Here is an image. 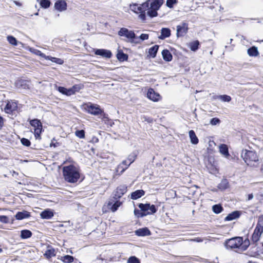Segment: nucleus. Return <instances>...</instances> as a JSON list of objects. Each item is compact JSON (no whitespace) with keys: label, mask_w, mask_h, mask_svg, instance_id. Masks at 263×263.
Returning a JSON list of instances; mask_svg holds the SVG:
<instances>
[{"label":"nucleus","mask_w":263,"mask_h":263,"mask_svg":"<svg viewBox=\"0 0 263 263\" xmlns=\"http://www.w3.org/2000/svg\"><path fill=\"white\" fill-rule=\"evenodd\" d=\"M56 88L57 90L62 95H65L66 96H70L72 95L70 87L66 88L64 86H56Z\"/></svg>","instance_id":"nucleus-30"},{"label":"nucleus","mask_w":263,"mask_h":263,"mask_svg":"<svg viewBox=\"0 0 263 263\" xmlns=\"http://www.w3.org/2000/svg\"><path fill=\"white\" fill-rule=\"evenodd\" d=\"M116 58L120 62H123L128 61V55L124 53L121 49L118 48L117 51Z\"/></svg>","instance_id":"nucleus-21"},{"label":"nucleus","mask_w":263,"mask_h":263,"mask_svg":"<svg viewBox=\"0 0 263 263\" xmlns=\"http://www.w3.org/2000/svg\"><path fill=\"white\" fill-rule=\"evenodd\" d=\"M44 131V130H34L33 132V134L35 139L36 140H41V134Z\"/></svg>","instance_id":"nucleus-54"},{"label":"nucleus","mask_w":263,"mask_h":263,"mask_svg":"<svg viewBox=\"0 0 263 263\" xmlns=\"http://www.w3.org/2000/svg\"><path fill=\"white\" fill-rule=\"evenodd\" d=\"M149 38V34L146 33H142L139 36L137 35V39L136 41L137 43H135V44H140L144 41L148 40Z\"/></svg>","instance_id":"nucleus-40"},{"label":"nucleus","mask_w":263,"mask_h":263,"mask_svg":"<svg viewBox=\"0 0 263 263\" xmlns=\"http://www.w3.org/2000/svg\"><path fill=\"white\" fill-rule=\"evenodd\" d=\"M29 51L31 52L34 53V54L39 55V56L45 59V60H47L48 55H46L45 53L42 52L41 50L31 47V48H30Z\"/></svg>","instance_id":"nucleus-41"},{"label":"nucleus","mask_w":263,"mask_h":263,"mask_svg":"<svg viewBox=\"0 0 263 263\" xmlns=\"http://www.w3.org/2000/svg\"><path fill=\"white\" fill-rule=\"evenodd\" d=\"M62 174L64 180L70 183H77L80 179L82 182L85 179L80 167L72 163L63 166Z\"/></svg>","instance_id":"nucleus-2"},{"label":"nucleus","mask_w":263,"mask_h":263,"mask_svg":"<svg viewBox=\"0 0 263 263\" xmlns=\"http://www.w3.org/2000/svg\"><path fill=\"white\" fill-rule=\"evenodd\" d=\"M82 107L85 112L93 116L100 115L101 117L105 112L99 105L91 102L84 103Z\"/></svg>","instance_id":"nucleus-4"},{"label":"nucleus","mask_w":263,"mask_h":263,"mask_svg":"<svg viewBox=\"0 0 263 263\" xmlns=\"http://www.w3.org/2000/svg\"><path fill=\"white\" fill-rule=\"evenodd\" d=\"M44 255L45 258L48 259L51 258L52 257L55 256V249L51 246H49Z\"/></svg>","instance_id":"nucleus-31"},{"label":"nucleus","mask_w":263,"mask_h":263,"mask_svg":"<svg viewBox=\"0 0 263 263\" xmlns=\"http://www.w3.org/2000/svg\"><path fill=\"white\" fill-rule=\"evenodd\" d=\"M242 242L241 244V250L242 251L247 250L249 246L250 245V241L249 239L248 236L244 240L243 237H242Z\"/></svg>","instance_id":"nucleus-42"},{"label":"nucleus","mask_w":263,"mask_h":263,"mask_svg":"<svg viewBox=\"0 0 263 263\" xmlns=\"http://www.w3.org/2000/svg\"><path fill=\"white\" fill-rule=\"evenodd\" d=\"M14 216L16 220H22L30 217L31 213L26 210H23L18 211Z\"/></svg>","instance_id":"nucleus-20"},{"label":"nucleus","mask_w":263,"mask_h":263,"mask_svg":"<svg viewBox=\"0 0 263 263\" xmlns=\"http://www.w3.org/2000/svg\"><path fill=\"white\" fill-rule=\"evenodd\" d=\"M171 51L173 53V54L176 55H177L179 53V52L177 49H176L175 48H173V47L171 48Z\"/></svg>","instance_id":"nucleus-62"},{"label":"nucleus","mask_w":263,"mask_h":263,"mask_svg":"<svg viewBox=\"0 0 263 263\" xmlns=\"http://www.w3.org/2000/svg\"><path fill=\"white\" fill-rule=\"evenodd\" d=\"M255 229L263 231V215L258 216V221Z\"/></svg>","instance_id":"nucleus-44"},{"label":"nucleus","mask_w":263,"mask_h":263,"mask_svg":"<svg viewBox=\"0 0 263 263\" xmlns=\"http://www.w3.org/2000/svg\"><path fill=\"white\" fill-rule=\"evenodd\" d=\"M261 249L259 247H257L256 251L254 252L252 254H251L250 256L255 258H258L260 256Z\"/></svg>","instance_id":"nucleus-57"},{"label":"nucleus","mask_w":263,"mask_h":263,"mask_svg":"<svg viewBox=\"0 0 263 263\" xmlns=\"http://www.w3.org/2000/svg\"><path fill=\"white\" fill-rule=\"evenodd\" d=\"M247 53L252 57H257L259 54L258 48L255 46H252L249 48L247 50Z\"/></svg>","instance_id":"nucleus-32"},{"label":"nucleus","mask_w":263,"mask_h":263,"mask_svg":"<svg viewBox=\"0 0 263 263\" xmlns=\"http://www.w3.org/2000/svg\"><path fill=\"white\" fill-rule=\"evenodd\" d=\"M189 135L191 143L194 145L197 144L199 142V139L197 137L195 132L193 130H190L189 132Z\"/></svg>","instance_id":"nucleus-34"},{"label":"nucleus","mask_w":263,"mask_h":263,"mask_svg":"<svg viewBox=\"0 0 263 263\" xmlns=\"http://www.w3.org/2000/svg\"><path fill=\"white\" fill-rule=\"evenodd\" d=\"M219 99L224 102H229L231 101V97L227 95H219Z\"/></svg>","instance_id":"nucleus-50"},{"label":"nucleus","mask_w":263,"mask_h":263,"mask_svg":"<svg viewBox=\"0 0 263 263\" xmlns=\"http://www.w3.org/2000/svg\"><path fill=\"white\" fill-rule=\"evenodd\" d=\"M145 194V192L143 190H137L131 193L130 198L133 200H137L143 196Z\"/></svg>","instance_id":"nucleus-27"},{"label":"nucleus","mask_w":263,"mask_h":263,"mask_svg":"<svg viewBox=\"0 0 263 263\" xmlns=\"http://www.w3.org/2000/svg\"><path fill=\"white\" fill-rule=\"evenodd\" d=\"M32 235V232L27 229L22 230L21 231L20 237L22 239H26L30 238Z\"/></svg>","instance_id":"nucleus-35"},{"label":"nucleus","mask_w":263,"mask_h":263,"mask_svg":"<svg viewBox=\"0 0 263 263\" xmlns=\"http://www.w3.org/2000/svg\"><path fill=\"white\" fill-rule=\"evenodd\" d=\"M28 121L30 125L34 128V130H44L43 124L41 120L37 118H34L32 119H29Z\"/></svg>","instance_id":"nucleus-15"},{"label":"nucleus","mask_w":263,"mask_h":263,"mask_svg":"<svg viewBox=\"0 0 263 263\" xmlns=\"http://www.w3.org/2000/svg\"><path fill=\"white\" fill-rule=\"evenodd\" d=\"M171 35V30L169 28L163 27L161 29V34L158 36L159 39L163 40Z\"/></svg>","instance_id":"nucleus-24"},{"label":"nucleus","mask_w":263,"mask_h":263,"mask_svg":"<svg viewBox=\"0 0 263 263\" xmlns=\"http://www.w3.org/2000/svg\"><path fill=\"white\" fill-rule=\"evenodd\" d=\"M47 60H49L52 62L55 63L59 65H62L64 62L63 59L56 57H53L51 55H48Z\"/></svg>","instance_id":"nucleus-43"},{"label":"nucleus","mask_w":263,"mask_h":263,"mask_svg":"<svg viewBox=\"0 0 263 263\" xmlns=\"http://www.w3.org/2000/svg\"><path fill=\"white\" fill-rule=\"evenodd\" d=\"M84 87V85L82 83L73 85L70 87L72 95H74L76 92H79L80 90L83 89Z\"/></svg>","instance_id":"nucleus-36"},{"label":"nucleus","mask_w":263,"mask_h":263,"mask_svg":"<svg viewBox=\"0 0 263 263\" xmlns=\"http://www.w3.org/2000/svg\"><path fill=\"white\" fill-rule=\"evenodd\" d=\"M40 5L43 9H48L51 5L50 0H40Z\"/></svg>","instance_id":"nucleus-45"},{"label":"nucleus","mask_w":263,"mask_h":263,"mask_svg":"<svg viewBox=\"0 0 263 263\" xmlns=\"http://www.w3.org/2000/svg\"><path fill=\"white\" fill-rule=\"evenodd\" d=\"M121 165H123V166H127V169L128 168V167L130 166V164H129V162L127 163V160H123L122 161L121 163H120Z\"/></svg>","instance_id":"nucleus-60"},{"label":"nucleus","mask_w":263,"mask_h":263,"mask_svg":"<svg viewBox=\"0 0 263 263\" xmlns=\"http://www.w3.org/2000/svg\"><path fill=\"white\" fill-rule=\"evenodd\" d=\"M141 118L144 121L147 122L149 124L153 123L154 122V119L152 117L145 115H143Z\"/></svg>","instance_id":"nucleus-56"},{"label":"nucleus","mask_w":263,"mask_h":263,"mask_svg":"<svg viewBox=\"0 0 263 263\" xmlns=\"http://www.w3.org/2000/svg\"><path fill=\"white\" fill-rule=\"evenodd\" d=\"M127 186L125 185H120L113 192L112 196L117 199L120 200L121 198L127 192Z\"/></svg>","instance_id":"nucleus-12"},{"label":"nucleus","mask_w":263,"mask_h":263,"mask_svg":"<svg viewBox=\"0 0 263 263\" xmlns=\"http://www.w3.org/2000/svg\"><path fill=\"white\" fill-rule=\"evenodd\" d=\"M75 135L80 139H83L85 137V132L83 129H78L75 132Z\"/></svg>","instance_id":"nucleus-49"},{"label":"nucleus","mask_w":263,"mask_h":263,"mask_svg":"<svg viewBox=\"0 0 263 263\" xmlns=\"http://www.w3.org/2000/svg\"><path fill=\"white\" fill-rule=\"evenodd\" d=\"M0 222L4 223H8L9 222V217L6 215H0Z\"/></svg>","instance_id":"nucleus-58"},{"label":"nucleus","mask_w":263,"mask_h":263,"mask_svg":"<svg viewBox=\"0 0 263 263\" xmlns=\"http://www.w3.org/2000/svg\"><path fill=\"white\" fill-rule=\"evenodd\" d=\"M54 8L59 12H62L67 8V4L65 0H57L54 3Z\"/></svg>","instance_id":"nucleus-16"},{"label":"nucleus","mask_w":263,"mask_h":263,"mask_svg":"<svg viewBox=\"0 0 263 263\" xmlns=\"http://www.w3.org/2000/svg\"><path fill=\"white\" fill-rule=\"evenodd\" d=\"M127 263H141V260L136 256L133 255L127 259Z\"/></svg>","instance_id":"nucleus-48"},{"label":"nucleus","mask_w":263,"mask_h":263,"mask_svg":"<svg viewBox=\"0 0 263 263\" xmlns=\"http://www.w3.org/2000/svg\"><path fill=\"white\" fill-rule=\"evenodd\" d=\"M146 97L148 99L153 101V102H158L161 98L160 95L158 92L155 91L152 88L148 89L146 93Z\"/></svg>","instance_id":"nucleus-14"},{"label":"nucleus","mask_w":263,"mask_h":263,"mask_svg":"<svg viewBox=\"0 0 263 263\" xmlns=\"http://www.w3.org/2000/svg\"><path fill=\"white\" fill-rule=\"evenodd\" d=\"M101 120L104 121V123L110 127L113 126L115 124L114 122L108 117V115L106 112H104L101 117Z\"/></svg>","instance_id":"nucleus-33"},{"label":"nucleus","mask_w":263,"mask_h":263,"mask_svg":"<svg viewBox=\"0 0 263 263\" xmlns=\"http://www.w3.org/2000/svg\"><path fill=\"white\" fill-rule=\"evenodd\" d=\"M177 3L178 0H166V6L169 8H173Z\"/></svg>","instance_id":"nucleus-51"},{"label":"nucleus","mask_w":263,"mask_h":263,"mask_svg":"<svg viewBox=\"0 0 263 263\" xmlns=\"http://www.w3.org/2000/svg\"><path fill=\"white\" fill-rule=\"evenodd\" d=\"M118 35L120 37H125L127 39L126 41L128 43L135 44L137 43L136 41L137 35L133 30H129L127 28L122 27L118 31Z\"/></svg>","instance_id":"nucleus-6"},{"label":"nucleus","mask_w":263,"mask_h":263,"mask_svg":"<svg viewBox=\"0 0 263 263\" xmlns=\"http://www.w3.org/2000/svg\"><path fill=\"white\" fill-rule=\"evenodd\" d=\"M21 143L23 145L27 147H29L31 145L30 141L28 139L26 138H21Z\"/></svg>","instance_id":"nucleus-53"},{"label":"nucleus","mask_w":263,"mask_h":263,"mask_svg":"<svg viewBox=\"0 0 263 263\" xmlns=\"http://www.w3.org/2000/svg\"><path fill=\"white\" fill-rule=\"evenodd\" d=\"M18 101L16 100H8L4 107V111L7 114H13L17 110Z\"/></svg>","instance_id":"nucleus-9"},{"label":"nucleus","mask_w":263,"mask_h":263,"mask_svg":"<svg viewBox=\"0 0 263 263\" xmlns=\"http://www.w3.org/2000/svg\"><path fill=\"white\" fill-rule=\"evenodd\" d=\"M263 231L254 229V232L251 236V240L252 241L253 245H254V248H255L257 246V242L259 240Z\"/></svg>","instance_id":"nucleus-17"},{"label":"nucleus","mask_w":263,"mask_h":263,"mask_svg":"<svg viewBox=\"0 0 263 263\" xmlns=\"http://www.w3.org/2000/svg\"><path fill=\"white\" fill-rule=\"evenodd\" d=\"M225 158H227V159L232 161H235L236 160L238 159V158L235 156H231L230 154V157H225Z\"/></svg>","instance_id":"nucleus-61"},{"label":"nucleus","mask_w":263,"mask_h":263,"mask_svg":"<svg viewBox=\"0 0 263 263\" xmlns=\"http://www.w3.org/2000/svg\"><path fill=\"white\" fill-rule=\"evenodd\" d=\"M242 242V237L235 236L226 239L224 242V245L227 249H238L241 250L240 246Z\"/></svg>","instance_id":"nucleus-7"},{"label":"nucleus","mask_w":263,"mask_h":263,"mask_svg":"<svg viewBox=\"0 0 263 263\" xmlns=\"http://www.w3.org/2000/svg\"><path fill=\"white\" fill-rule=\"evenodd\" d=\"M159 48V45H155L152 47H150L148 49V54L147 55V58H155L157 56V54L158 53V50Z\"/></svg>","instance_id":"nucleus-23"},{"label":"nucleus","mask_w":263,"mask_h":263,"mask_svg":"<svg viewBox=\"0 0 263 263\" xmlns=\"http://www.w3.org/2000/svg\"><path fill=\"white\" fill-rule=\"evenodd\" d=\"M53 216L54 211L51 209H46L40 213V217L43 219H50Z\"/></svg>","instance_id":"nucleus-22"},{"label":"nucleus","mask_w":263,"mask_h":263,"mask_svg":"<svg viewBox=\"0 0 263 263\" xmlns=\"http://www.w3.org/2000/svg\"><path fill=\"white\" fill-rule=\"evenodd\" d=\"M212 211L216 214H219L221 213L224 209L221 203L215 204L212 207Z\"/></svg>","instance_id":"nucleus-38"},{"label":"nucleus","mask_w":263,"mask_h":263,"mask_svg":"<svg viewBox=\"0 0 263 263\" xmlns=\"http://www.w3.org/2000/svg\"><path fill=\"white\" fill-rule=\"evenodd\" d=\"M135 234L139 237L148 236L152 235V232L147 227L139 228L135 231Z\"/></svg>","instance_id":"nucleus-18"},{"label":"nucleus","mask_w":263,"mask_h":263,"mask_svg":"<svg viewBox=\"0 0 263 263\" xmlns=\"http://www.w3.org/2000/svg\"><path fill=\"white\" fill-rule=\"evenodd\" d=\"M138 209L135 208L134 214L137 218H140L147 215H153L158 211V206L152 204L147 202L145 203H139L137 204Z\"/></svg>","instance_id":"nucleus-3"},{"label":"nucleus","mask_w":263,"mask_h":263,"mask_svg":"<svg viewBox=\"0 0 263 263\" xmlns=\"http://www.w3.org/2000/svg\"><path fill=\"white\" fill-rule=\"evenodd\" d=\"M106 203L107 204V208L112 212L117 211L122 204V202L120 200L117 199L112 196L109 198V200Z\"/></svg>","instance_id":"nucleus-8"},{"label":"nucleus","mask_w":263,"mask_h":263,"mask_svg":"<svg viewBox=\"0 0 263 263\" xmlns=\"http://www.w3.org/2000/svg\"><path fill=\"white\" fill-rule=\"evenodd\" d=\"M221 123V120L217 117H214L210 119V124L212 125H217Z\"/></svg>","instance_id":"nucleus-52"},{"label":"nucleus","mask_w":263,"mask_h":263,"mask_svg":"<svg viewBox=\"0 0 263 263\" xmlns=\"http://www.w3.org/2000/svg\"><path fill=\"white\" fill-rule=\"evenodd\" d=\"M58 259H60L64 263H71L74 261L75 258L73 256L65 255L63 256H61L60 258L58 257Z\"/></svg>","instance_id":"nucleus-37"},{"label":"nucleus","mask_w":263,"mask_h":263,"mask_svg":"<svg viewBox=\"0 0 263 263\" xmlns=\"http://www.w3.org/2000/svg\"><path fill=\"white\" fill-rule=\"evenodd\" d=\"M193 260L196 261H199V262H203L205 263H215L214 261H210L208 259H205L203 258H201L199 257L198 258H193Z\"/></svg>","instance_id":"nucleus-55"},{"label":"nucleus","mask_w":263,"mask_h":263,"mask_svg":"<svg viewBox=\"0 0 263 263\" xmlns=\"http://www.w3.org/2000/svg\"><path fill=\"white\" fill-rule=\"evenodd\" d=\"M15 86L18 89H29L30 81L23 78H18L14 83Z\"/></svg>","instance_id":"nucleus-10"},{"label":"nucleus","mask_w":263,"mask_h":263,"mask_svg":"<svg viewBox=\"0 0 263 263\" xmlns=\"http://www.w3.org/2000/svg\"><path fill=\"white\" fill-rule=\"evenodd\" d=\"M126 170H127V166H124L123 167V165H122L120 164H119L117 166V168H116V174H117V175H121Z\"/></svg>","instance_id":"nucleus-47"},{"label":"nucleus","mask_w":263,"mask_h":263,"mask_svg":"<svg viewBox=\"0 0 263 263\" xmlns=\"http://www.w3.org/2000/svg\"><path fill=\"white\" fill-rule=\"evenodd\" d=\"M229 187V182L226 178H223L220 182L217 185V188L221 191H224Z\"/></svg>","instance_id":"nucleus-25"},{"label":"nucleus","mask_w":263,"mask_h":263,"mask_svg":"<svg viewBox=\"0 0 263 263\" xmlns=\"http://www.w3.org/2000/svg\"><path fill=\"white\" fill-rule=\"evenodd\" d=\"M138 154V151L135 150L128 156L127 160L129 162V164H131L135 161Z\"/></svg>","instance_id":"nucleus-39"},{"label":"nucleus","mask_w":263,"mask_h":263,"mask_svg":"<svg viewBox=\"0 0 263 263\" xmlns=\"http://www.w3.org/2000/svg\"><path fill=\"white\" fill-rule=\"evenodd\" d=\"M164 0H147L140 5H133L132 10L139 14V17L144 22L147 15L150 18L157 17L158 10L163 4Z\"/></svg>","instance_id":"nucleus-1"},{"label":"nucleus","mask_w":263,"mask_h":263,"mask_svg":"<svg viewBox=\"0 0 263 263\" xmlns=\"http://www.w3.org/2000/svg\"><path fill=\"white\" fill-rule=\"evenodd\" d=\"M242 214L241 211L235 210L229 214L224 218L225 221H230L239 218Z\"/></svg>","instance_id":"nucleus-19"},{"label":"nucleus","mask_w":263,"mask_h":263,"mask_svg":"<svg viewBox=\"0 0 263 263\" xmlns=\"http://www.w3.org/2000/svg\"><path fill=\"white\" fill-rule=\"evenodd\" d=\"M188 23L183 22L180 25L177 26L176 36L177 37L184 36L189 30Z\"/></svg>","instance_id":"nucleus-11"},{"label":"nucleus","mask_w":263,"mask_h":263,"mask_svg":"<svg viewBox=\"0 0 263 263\" xmlns=\"http://www.w3.org/2000/svg\"><path fill=\"white\" fill-rule=\"evenodd\" d=\"M219 151L220 153L223 155L224 157H230V153L229 152L228 146L226 144H220L219 146Z\"/></svg>","instance_id":"nucleus-28"},{"label":"nucleus","mask_w":263,"mask_h":263,"mask_svg":"<svg viewBox=\"0 0 263 263\" xmlns=\"http://www.w3.org/2000/svg\"><path fill=\"white\" fill-rule=\"evenodd\" d=\"M4 119L0 115V128L3 127L4 126Z\"/></svg>","instance_id":"nucleus-63"},{"label":"nucleus","mask_w":263,"mask_h":263,"mask_svg":"<svg viewBox=\"0 0 263 263\" xmlns=\"http://www.w3.org/2000/svg\"><path fill=\"white\" fill-rule=\"evenodd\" d=\"M92 49L95 54L99 55L102 58L110 59L112 57V52L110 50L102 48H92Z\"/></svg>","instance_id":"nucleus-13"},{"label":"nucleus","mask_w":263,"mask_h":263,"mask_svg":"<svg viewBox=\"0 0 263 263\" xmlns=\"http://www.w3.org/2000/svg\"><path fill=\"white\" fill-rule=\"evenodd\" d=\"M54 141H56L55 138H53L51 140V142L50 143V147H57L58 146H59L61 145V143L59 142H55Z\"/></svg>","instance_id":"nucleus-59"},{"label":"nucleus","mask_w":263,"mask_h":263,"mask_svg":"<svg viewBox=\"0 0 263 263\" xmlns=\"http://www.w3.org/2000/svg\"><path fill=\"white\" fill-rule=\"evenodd\" d=\"M241 157L248 165H254V163L258 161L257 153L253 151L243 149L241 154Z\"/></svg>","instance_id":"nucleus-5"},{"label":"nucleus","mask_w":263,"mask_h":263,"mask_svg":"<svg viewBox=\"0 0 263 263\" xmlns=\"http://www.w3.org/2000/svg\"><path fill=\"white\" fill-rule=\"evenodd\" d=\"M188 47L193 52H196L200 47V43L198 40H195L188 44Z\"/></svg>","instance_id":"nucleus-29"},{"label":"nucleus","mask_w":263,"mask_h":263,"mask_svg":"<svg viewBox=\"0 0 263 263\" xmlns=\"http://www.w3.org/2000/svg\"><path fill=\"white\" fill-rule=\"evenodd\" d=\"M7 41L8 42L13 46H17L18 44V41L17 39L12 35H8L7 37Z\"/></svg>","instance_id":"nucleus-46"},{"label":"nucleus","mask_w":263,"mask_h":263,"mask_svg":"<svg viewBox=\"0 0 263 263\" xmlns=\"http://www.w3.org/2000/svg\"><path fill=\"white\" fill-rule=\"evenodd\" d=\"M91 141L93 143H97L99 142V139L97 137L93 136L92 138Z\"/></svg>","instance_id":"nucleus-64"},{"label":"nucleus","mask_w":263,"mask_h":263,"mask_svg":"<svg viewBox=\"0 0 263 263\" xmlns=\"http://www.w3.org/2000/svg\"><path fill=\"white\" fill-rule=\"evenodd\" d=\"M161 54L164 61L170 62L173 60V55L171 52L167 49H164L161 51Z\"/></svg>","instance_id":"nucleus-26"}]
</instances>
